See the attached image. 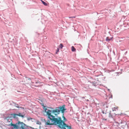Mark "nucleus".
<instances>
[{
    "mask_svg": "<svg viewBox=\"0 0 129 129\" xmlns=\"http://www.w3.org/2000/svg\"><path fill=\"white\" fill-rule=\"evenodd\" d=\"M43 107L45 112L47 115L48 118L49 119L46 122V125H57L61 129L67 128V129H71V127L67 125L65 123V122L67 121V119L63 114L62 116L63 120H61L60 116H54L53 115H51V111L50 110L45 108L43 104L42 105Z\"/></svg>",
    "mask_w": 129,
    "mask_h": 129,
    "instance_id": "1",
    "label": "nucleus"
},
{
    "mask_svg": "<svg viewBox=\"0 0 129 129\" xmlns=\"http://www.w3.org/2000/svg\"><path fill=\"white\" fill-rule=\"evenodd\" d=\"M66 109H65V106H63L59 107H56L55 110L51 111V115H53L54 116H57V114H59L60 111L62 113H63Z\"/></svg>",
    "mask_w": 129,
    "mask_h": 129,
    "instance_id": "2",
    "label": "nucleus"
},
{
    "mask_svg": "<svg viewBox=\"0 0 129 129\" xmlns=\"http://www.w3.org/2000/svg\"><path fill=\"white\" fill-rule=\"evenodd\" d=\"M25 124L22 122L18 121L17 123V129H25Z\"/></svg>",
    "mask_w": 129,
    "mask_h": 129,
    "instance_id": "3",
    "label": "nucleus"
},
{
    "mask_svg": "<svg viewBox=\"0 0 129 129\" xmlns=\"http://www.w3.org/2000/svg\"><path fill=\"white\" fill-rule=\"evenodd\" d=\"M6 119L7 120V121L6 122V125L8 126H10L12 122V119L11 118L9 117L7 118Z\"/></svg>",
    "mask_w": 129,
    "mask_h": 129,
    "instance_id": "4",
    "label": "nucleus"
},
{
    "mask_svg": "<svg viewBox=\"0 0 129 129\" xmlns=\"http://www.w3.org/2000/svg\"><path fill=\"white\" fill-rule=\"evenodd\" d=\"M10 126H13L14 128L17 129V123L16 124H13L12 123Z\"/></svg>",
    "mask_w": 129,
    "mask_h": 129,
    "instance_id": "5",
    "label": "nucleus"
},
{
    "mask_svg": "<svg viewBox=\"0 0 129 129\" xmlns=\"http://www.w3.org/2000/svg\"><path fill=\"white\" fill-rule=\"evenodd\" d=\"M112 37L110 38L109 37H107L106 38V40L108 42H110L111 40H112Z\"/></svg>",
    "mask_w": 129,
    "mask_h": 129,
    "instance_id": "6",
    "label": "nucleus"
},
{
    "mask_svg": "<svg viewBox=\"0 0 129 129\" xmlns=\"http://www.w3.org/2000/svg\"><path fill=\"white\" fill-rule=\"evenodd\" d=\"M17 114H11V115L12 116V117L14 118H17V117H16L17 116Z\"/></svg>",
    "mask_w": 129,
    "mask_h": 129,
    "instance_id": "7",
    "label": "nucleus"
},
{
    "mask_svg": "<svg viewBox=\"0 0 129 129\" xmlns=\"http://www.w3.org/2000/svg\"><path fill=\"white\" fill-rule=\"evenodd\" d=\"M118 107L117 106H115L114 107L112 108V110L113 111H116L118 110Z\"/></svg>",
    "mask_w": 129,
    "mask_h": 129,
    "instance_id": "8",
    "label": "nucleus"
},
{
    "mask_svg": "<svg viewBox=\"0 0 129 129\" xmlns=\"http://www.w3.org/2000/svg\"><path fill=\"white\" fill-rule=\"evenodd\" d=\"M41 1L42 2V3L45 6H47V3H46L44 2L42 0H41Z\"/></svg>",
    "mask_w": 129,
    "mask_h": 129,
    "instance_id": "9",
    "label": "nucleus"
},
{
    "mask_svg": "<svg viewBox=\"0 0 129 129\" xmlns=\"http://www.w3.org/2000/svg\"><path fill=\"white\" fill-rule=\"evenodd\" d=\"M71 49L73 52H75L76 51V49L73 46L72 47Z\"/></svg>",
    "mask_w": 129,
    "mask_h": 129,
    "instance_id": "10",
    "label": "nucleus"
},
{
    "mask_svg": "<svg viewBox=\"0 0 129 129\" xmlns=\"http://www.w3.org/2000/svg\"><path fill=\"white\" fill-rule=\"evenodd\" d=\"M108 116L110 118H112L113 117L112 116V115L111 114V113H109Z\"/></svg>",
    "mask_w": 129,
    "mask_h": 129,
    "instance_id": "11",
    "label": "nucleus"
},
{
    "mask_svg": "<svg viewBox=\"0 0 129 129\" xmlns=\"http://www.w3.org/2000/svg\"><path fill=\"white\" fill-rule=\"evenodd\" d=\"M20 116L21 117H23L24 116L23 115L21 114L20 113H19L18 114L17 116Z\"/></svg>",
    "mask_w": 129,
    "mask_h": 129,
    "instance_id": "12",
    "label": "nucleus"
},
{
    "mask_svg": "<svg viewBox=\"0 0 129 129\" xmlns=\"http://www.w3.org/2000/svg\"><path fill=\"white\" fill-rule=\"evenodd\" d=\"M63 47V46L62 44H60L59 45V47L61 48H62Z\"/></svg>",
    "mask_w": 129,
    "mask_h": 129,
    "instance_id": "13",
    "label": "nucleus"
},
{
    "mask_svg": "<svg viewBox=\"0 0 129 129\" xmlns=\"http://www.w3.org/2000/svg\"><path fill=\"white\" fill-rule=\"evenodd\" d=\"M75 16H73V17H69V18H75Z\"/></svg>",
    "mask_w": 129,
    "mask_h": 129,
    "instance_id": "14",
    "label": "nucleus"
},
{
    "mask_svg": "<svg viewBox=\"0 0 129 129\" xmlns=\"http://www.w3.org/2000/svg\"><path fill=\"white\" fill-rule=\"evenodd\" d=\"M102 113L104 114H106L107 113V112L106 111H105V112L104 111H102Z\"/></svg>",
    "mask_w": 129,
    "mask_h": 129,
    "instance_id": "15",
    "label": "nucleus"
},
{
    "mask_svg": "<svg viewBox=\"0 0 129 129\" xmlns=\"http://www.w3.org/2000/svg\"><path fill=\"white\" fill-rule=\"evenodd\" d=\"M59 49L58 48H57V50L56 52V54H57V52H59Z\"/></svg>",
    "mask_w": 129,
    "mask_h": 129,
    "instance_id": "16",
    "label": "nucleus"
},
{
    "mask_svg": "<svg viewBox=\"0 0 129 129\" xmlns=\"http://www.w3.org/2000/svg\"><path fill=\"white\" fill-rule=\"evenodd\" d=\"M15 106L16 107H17V108H19V107L18 106V105H15Z\"/></svg>",
    "mask_w": 129,
    "mask_h": 129,
    "instance_id": "17",
    "label": "nucleus"
},
{
    "mask_svg": "<svg viewBox=\"0 0 129 129\" xmlns=\"http://www.w3.org/2000/svg\"><path fill=\"white\" fill-rule=\"evenodd\" d=\"M32 119V118H30V117H29L28 118V119L29 120H31Z\"/></svg>",
    "mask_w": 129,
    "mask_h": 129,
    "instance_id": "18",
    "label": "nucleus"
},
{
    "mask_svg": "<svg viewBox=\"0 0 129 129\" xmlns=\"http://www.w3.org/2000/svg\"><path fill=\"white\" fill-rule=\"evenodd\" d=\"M102 119L103 120H107V119H105L104 118H102Z\"/></svg>",
    "mask_w": 129,
    "mask_h": 129,
    "instance_id": "19",
    "label": "nucleus"
},
{
    "mask_svg": "<svg viewBox=\"0 0 129 129\" xmlns=\"http://www.w3.org/2000/svg\"><path fill=\"white\" fill-rule=\"evenodd\" d=\"M112 95H111V97H112Z\"/></svg>",
    "mask_w": 129,
    "mask_h": 129,
    "instance_id": "20",
    "label": "nucleus"
},
{
    "mask_svg": "<svg viewBox=\"0 0 129 129\" xmlns=\"http://www.w3.org/2000/svg\"><path fill=\"white\" fill-rule=\"evenodd\" d=\"M20 108H22L23 109H24V108H21V107H20Z\"/></svg>",
    "mask_w": 129,
    "mask_h": 129,
    "instance_id": "21",
    "label": "nucleus"
},
{
    "mask_svg": "<svg viewBox=\"0 0 129 129\" xmlns=\"http://www.w3.org/2000/svg\"><path fill=\"white\" fill-rule=\"evenodd\" d=\"M63 129H66V128H63Z\"/></svg>",
    "mask_w": 129,
    "mask_h": 129,
    "instance_id": "22",
    "label": "nucleus"
},
{
    "mask_svg": "<svg viewBox=\"0 0 129 129\" xmlns=\"http://www.w3.org/2000/svg\"><path fill=\"white\" fill-rule=\"evenodd\" d=\"M127 53V52H126V53Z\"/></svg>",
    "mask_w": 129,
    "mask_h": 129,
    "instance_id": "23",
    "label": "nucleus"
},
{
    "mask_svg": "<svg viewBox=\"0 0 129 129\" xmlns=\"http://www.w3.org/2000/svg\"><path fill=\"white\" fill-rule=\"evenodd\" d=\"M71 20H72V19H71Z\"/></svg>",
    "mask_w": 129,
    "mask_h": 129,
    "instance_id": "24",
    "label": "nucleus"
}]
</instances>
